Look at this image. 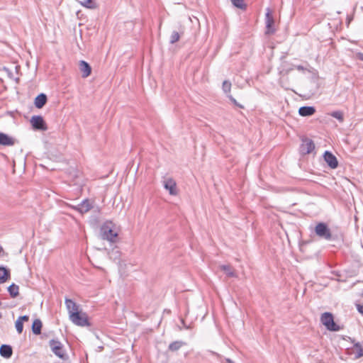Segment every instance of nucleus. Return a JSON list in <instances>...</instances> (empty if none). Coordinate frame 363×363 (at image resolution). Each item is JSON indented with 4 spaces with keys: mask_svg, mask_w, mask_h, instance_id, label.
<instances>
[{
    "mask_svg": "<svg viewBox=\"0 0 363 363\" xmlns=\"http://www.w3.org/2000/svg\"><path fill=\"white\" fill-rule=\"evenodd\" d=\"M315 235L320 240L328 242H342L344 235L341 232H333L328 224L325 222H318L313 229Z\"/></svg>",
    "mask_w": 363,
    "mask_h": 363,
    "instance_id": "1",
    "label": "nucleus"
},
{
    "mask_svg": "<svg viewBox=\"0 0 363 363\" xmlns=\"http://www.w3.org/2000/svg\"><path fill=\"white\" fill-rule=\"evenodd\" d=\"M320 322L328 330L331 332H337L342 328L335 322L334 316L330 312L323 313L320 316Z\"/></svg>",
    "mask_w": 363,
    "mask_h": 363,
    "instance_id": "2",
    "label": "nucleus"
},
{
    "mask_svg": "<svg viewBox=\"0 0 363 363\" xmlns=\"http://www.w3.org/2000/svg\"><path fill=\"white\" fill-rule=\"evenodd\" d=\"M69 318L76 325L80 327L91 325L87 314L80 310L72 313Z\"/></svg>",
    "mask_w": 363,
    "mask_h": 363,
    "instance_id": "3",
    "label": "nucleus"
},
{
    "mask_svg": "<svg viewBox=\"0 0 363 363\" xmlns=\"http://www.w3.org/2000/svg\"><path fill=\"white\" fill-rule=\"evenodd\" d=\"M49 345L52 352L59 358L62 359H66V354L63 349V345L62 342L55 339H52L49 341Z\"/></svg>",
    "mask_w": 363,
    "mask_h": 363,
    "instance_id": "4",
    "label": "nucleus"
},
{
    "mask_svg": "<svg viewBox=\"0 0 363 363\" xmlns=\"http://www.w3.org/2000/svg\"><path fill=\"white\" fill-rule=\"evenodd\" d=\"M30 123L35 130L45 131L48 130V125L43 117L40 115H34L31 117Z\"/></svg>",
    "mask_w": 363,
    "mask_h": 363,
    "instance_id": "5",
    "label": "nucleus"
},
{
    "mask_svg": "<svg viewBox=\"0 0 363 363\" xmlns=\"http://www.w3.org/2000/svg\"><path fill=\"white\" fill-rule=\"evenodd\" d=\"M101 232L102 238L111 242H115L118 236V233H115L108 224L103 225L101 228Z\"/></svg>",
    "mask_w": 363,
    "mask_h": 363,
    "instance_id": "6",
    "label": "nucleus"
},
{
    "mask_svg": "<svg viewBox=\"0 0 363 363\" xmlns=\"http://www.w3.org/2000/svg\"><path fill=\"white\" fill-rule=\"evenodd\" d=\"M265 23H266V31L267 35L274 34L276 31L274 28V19L270 9L268 8L265 13Z\"/></svg>",
    "mask_w": 363,
    "mask_h": 363,
    "instance_id": "7",
    "label": "nucleus"
},
{
    "mask_svg": "<svg viewBox=\"0 0 363 363\" xmlns=\"http://www.w3.org/2000/svg\"><path fill=\"white\" fill-rule=\"evenodd\" d=\"M324 161L330 169H336L338 167V161L335 155L329 150H325L323 153Z\"/></svg>",
    "mask_w": 363,
    "mask_h": 363,
    "instance_id": "8",
    "label": "nucleus"
},
{
    "mask_svg": "<svg viewBox=\"0 0 363 363\" xmlns=\"http://www.w3.org/2000/svg\"><path fill=\"white\" fill-rule=\"evenodd\" d=\"M315 149V144L311 139L304 138L300 146V151L303 155L310 154Z\"/></svg>",
    "mask_w": 363,
    "mask_h": 363,
    "instance_id": "9",
    "label": "nucleus"
},
{
    "mask_svg": "<svg viewBox=\"0 0 363 363\" xmlns=\"http://www.w3.org/2000/svg\"><path fill=\"white\" fill-rule=\"evenodd\" d=\"M16 140L12 136L0 132V145L4 147H10L15 145Z\"/></svg>",
    "mask_w": 363,
    "mask_h": 363,
    "instance_id": "10",
    "label": "nucleus"
},
{
    "mask_svg": "<svg viewBox=\"0 0 363 363\" xmlns=\"http://www.w3.org/2000/svg\"><path fill=\"white\" fill-rule=\"evenodd\" d=\"M316 109L313 106H303L298 108V114L303 117H308L313 116Z\"/></svg>",
    "mask_w": 363,
    "mask_h": 363,
    "instance_id": "11",
    "label": "nucleus"
},
{
    "mask_svg": "<svg viewBox=\"0 0 363 363\" xmlns=\"http://www.w3.org/2000/svg\"><path fill=\"white\" fill-rule=\"evenodd\" d=\"M92 208V205L88 199H84L80 203H79L74 209L81 213H85L88 212Z\"/></svg>",
    "mask_w": 363,
    "mask_h": 363,
    "instance_id": "12",
    "label": "nucleus"
},
{
    "mask_svg": "<svg viewBox=\"0 0 363 363\" xmlns=\"http://www.w3.org/2000/svg\"><path fill=\"white\" fill-rule=\"evenodd\" d=\"M79 69L82 73V77L84 78L88 77L91 73V67L90 65L84 60H80Z\"/></svg>",
    "mask_w": 363,
    "mask_h": 363,
    "instance_id": "13",
    "label": "nucleus"
},
{
    "mask_svg": "<svg viewBox=\"0 0 363 363\" xmlns=\"http://www.w3.org/2000/svg\"><path fill=\"white\" fill-rule=\"evenodd\" d=\"M48 101V96L44 93L39 94L34 100V105L37 108H42Z\"/></svg>",
    "mask_w": 363,
    "mask_h": 363,
    "instance_id": "14",
    "label": "nucleus"
},
{
    "mask_svg": "<svg viewBox=\"0 0 363 363\" xmlns=\"http://www.w3.org/2000/svg\"><path fill=\"white\" fill-rule=\"evenodd\" d=\"M65 303L68 311L69 316L72 313L79 310V306L71 298H65Z\"/></svg>",
    "mask_w": 363,
    "mask_h": 363,
    "instance_id": "15",
    "label": "nucleus"
},
{
    "mask_svg": "<svg viewBox=\"0 0 363 363\" xmlns=\"http://www.w3.org/2000/svg\"><path fill=\"white\" fill-rule=\"evenodd\" d=\"M13 349L10 345L3 344L0 346V355L6 359L11 357Z\"/></svg>",
    "mask_w": 363,
    "mask_h": 363,
    "instance_id": "16",
    "label": "nucleus"
},
{
    "mask_svg": "<svg viewBox=\"0 0 363 363\" xmlns=\"http://www.w3.org/2000/svg\"><path fill=\"white\" fill-rule=\"evenodd\" d=\"M164 187L165 189L169 191L170 195L174 196L177 193L176 183L172 179H168L165 181Z\"/></svg>",
    "mask_w": 363,
    "mask_h": 363,
    "instance_id": "17",
    "label": "nucleus"
},
{
    "mask_svg": "<svg viewBox=\"0 0 363 363\" xmlns=\"http://www.w3.org/2000/svg\"><path fill=\"white\" fill-rule=\"evenodd\" d=\"M11 272L9 269L4 266H0V284L5 283L10 279Z\"/></svg>",
    "mask_w": 363,
    "mask_h": 363,
    "instance_id": "18",
    "label": "nucleus"
},
{
    "mask_svg": "<svg viewBox=\"0 0 363 363\" xmlns=\"http://www.w3.org/2000/svg\"><path fill=\"white\" fill-rule=\"evenodd\" d=\"M284 56L281 57L282 62L280 67L279 68V74L282 75L287 74L290 71L293 69V67L290 66L288 62L284 60Z\"/></svg>",
    "mask_w": 363,
    "mask_h": 363,
    "instance_id": "19",
    "label": "nucleus"
},
{
    "mask_svg": "<svg viewBox=\"0 0 363 363\" xmlns=\"http://www.w3.org/2000/svg\"><path fill=\"white\" fill-rule=\"evenodd\" d=\"M186 345V343L182 340L174 341L169 345L168 350L171 352H177L180 350L182 346Z\"/></svg>",
    "mask_w": 363,
    "mask_h": 363,
    "instance_id": "20",
    "label": "nucleus"
},
{
    "mask_svg": "<svg viewBox=\"0 0 363 363\" xmlns=\"http://www.w3.org/2000/svg\"><path fill=\"white\" fill-rule=\"evenodd\" d=\"M42 322L40 319H35L32 324V332L34 335H40L42 330Z\"/></svg>",
    "mask_w": 363,
    "mask_h": 363,
    "instance_id": "21",
    "label": "nucleus"
},
{
    "mask_svg": "<svg viewBox=\"0 0 363 363\" xmlns=\"http://www.w3.org/2000/svg\"><path fill=\"white\" fill-rule=\"evenodd\" d=\"M7 291L10 296L13 298H16L19 294V287L14 283H12L10 286H8Z\"/></svg>",
    "mask_w": 363,
    "mask_h": 363,
    "instance_id": "22",
    "label": "nucleus"
},
{
    "mask_svg": "<svg viewBox=\"0 0 363 363\" xmlns=\"http://www.w3.org/2000/svg\"><path fill=\"white\" fill-rule=\"evenodd\" d=\"M220 269L223 271L225 273V274L229 277H236L235 272L233 270L232 267L228 264L221 265Z\"/></svg>",
    "mask_w": 363,
    "mask_h": 363,
    "instance_id": "23",
    "label": "nucleus"
},
{
    "mask_svg": "<svg viewBox=\"0 0 363 363\" xmlns=\"http://www.w3.org/2000/svg\"><path fill=\"white\" fill-rule=\"evenodd\" d=\"M233 5L240 9L246 10L247 5L244 3V0H230Z\"/></svg>",
    "mask_w": 363,
    "mask_h": 363,
    "instance_id": "24",
    "label": "nucleus"
},
{
    "mask_svg": "<svg viewBox=\"0 0 363 363\" xmlns=\"http://www.w3.org/2000/svg\"><path fill=\"white\" fill-rule=\"evenodd\" d=\"M79 2L84 7L87 9H93L96 7L95 2L94 0H85L84 1H79Z\"/></svg>",
    "mask_w": 363,
    "mask_h": 363,
    "instance_id": "25",
    "label": "nucleus"
},
{
    "mask_svg": "<svg viewBox=\"0 0 363 363\" xmlns=\"http://www.w3.org/2000/svg\"><path fill=\"white\" fill-rule=\"evenodd\" d=\"M222 89L224 93L229 94L231 89V82L228 80H225L223 82Z\"/></svg>",
    "mask_w": 363,
    "mask_h": 363,
    "instance_id": "26",
    "label": "nucleus"
},
{
    "mask_svg": "<svg viewBox=\"0 0 363 363\" xmlns=\"http://www.w3.org/2000/svg\"><path fill=\"white\" fill-rule=\"evenodd\" d=\"M330 116L336 119H337L340 122H342L344 120L343 113L340 111H335L330 113Z\"/></svg>",
    "mask_w": 363,
    "mask_h": 363,
    "instance_id": "27",
    "label": "nucleus"
},
{
    "mask_svg": "<svg viewBox=\"0 0 363 363\" xmlns=\"http://www.w3.org/2000/svg\"><path fill=\"white\" fill-rule=\"evenodd\" d=\"M179 38H180L179 33L177 31L174 30L171 34L169 43L171 44H174L179 40Z\"/></svg>",
    "mask_w": 363,
    "mask_h": 363,
    "instance_id": "28",
    "label": "nucleus"
},
{
    "mask_svg": "<svg viewBox=\"0 0 363 363\" xmlns=\"http://www.w3.org/2000/svg\"><path fill=\"white\" fill-rule=\"evenodd\" d=\"M15 327H16L17 333L18 334H21L23 330V323H22L21 320H16V321L15 323Z\"/></svg>",
    "mask_w": 363,
    "mask_h": 363,
    "instance_id": "29",
    "label": "nucleus"
},
{
    "mask_svg": "<svg viewBox=\"0 0 363 363\" xmlns=\"http://www.w3.org/2000/svg\"><path fill=\"white\" fill-rule=\"evenodd\" d=\"M228 97L233 104L240 108H243V106L240 105L232 95H228Z\"/></svg>",
    "mask_w": 363,
    "mask_h": 363,
    "instance_id": "30",
    "label": "nucleus"
},
{
    "mask_svg": "<svg viewBox=\"0 0 363 363\" xmlns=\"http://www.w3.org/2000/svg\"><path fill=\"white\" fill-rule=\"evenodd\" d=\"M362 357H363V347L357 350V352L354 354L355 359H359Z\"/></svg>",
    "mask_w": 363,
    "mask_h": 363,
    "instance_id": "31",
    "label": "nucleus"
},
{
    "mask_svg": "<svg viewBox=\"0 0 363 363\" xmlns=\"http://www.w3.org/2000/svg\"><path fill=\"white\" fill-rule=\"evenodd\" d=\"M357 311L363 315V305L359 303L355 304Z\"/></svg>",
    "mask_w": 363,
    "mask_h": 363,
    "instance_id": "32",
    "label": "nucleus"
},
{
    "mask_svg": "<svg viewBox=\"0 0 363 363\" xmlns=\"http://www.w3.org/2000/svg\"><path fill=\"white\" fill-rule=\"evenodd\" d=\"M4 70L6 72L8 77L11 79H13V72L9 68L4 67Z\"/></svg>",
    "mask_w": 363,
    "mask_h": 363,
    "instance_id": "33",
    "label": "nucleus"
},
{
    "mask_svg": "<svg viewBox=\"0 0 363 363\" xmlns=\"http://www.w3.org/2000/svg\"><path fill=\"white\" fill-rule=\"evenodd\" d=\"M182 327L186 330H189L191 328L190 325H186L185 320L183 318L180 320Z\"/></svg>",
    "mask_w": 363,
    "mask_h": 363,
    "instance_id": "34",
    "label": "nucleus"
},
{
    "mask_svg": "<svg viewBox=\"0 0 363 363\" xmlns=\"http://www.w3.org/2000/svg\"><path fill=\"white\" fill-rule=\"evenodd\" d=\"M17 320H20L23 323L24 321H28L29 320V316L27 315H21L19 316Z\"/></svg>",
    "mask_w": 363,
    "mask_h": 363,
    "instance_id": "35",
    "label": "nucleus"
},
{
    "mask_svg": "<svg viewBox=\"0 0 363 363\" xmlns=\"http://www.w3.org/2000/svg\"><path fill=\"white\" fill-rule=\"evenodd\" d=\"M295 67L298 71H304L306 69V68L302 65H296V66H295Z\"/></svg>",
    "mask_w": 363,
    "mask_h": 363,
    "instance_id": "36",
    "label": "nucleus"
},
{
    "mask_svg": "<svg viewBox=\"0 0 363 363\" xmlns=\"http://www.w3.org/2000/svg\"><path fill=\"white\" fill-rule=\"evenodd\" d=\"M354 347L357 350H359V348H362L360 342H357L356 343L354 344Z\"/></svg>",
    "mask_w": 363,
    "mask_h": 363,
    "instance_id": "37",
    "label": "nucleus"
},
{
    "mask_svg": "<svg viewBox=\"0 0 363 363\" xmlns=\"http://www.w3.org/2000/svg\"><path fill=\"white\" fill-rule=\"evenodd\" d=\"M357 57H358V59L363 61V53L362 52H358L357 53Z\"/></svg>",
    "mask_w": 363,
    "mask_h": 363,
    "instance_id": "38",
    "label": "nucleus"
},
{
    "mask_svg": "<svg viewBox=\"0 0 363 363\" xmlns=\"http://www.w3.org/2000/svg\"><path fill=\"white\" fill-rule=\"evenodd\" d=\"M225 361L227 363H234V362H233L232 359H229V358H226V359H225Z\"/></svg>",
    "mask_w": 363,
    "mask_h": 363,
    "instance_id": "39",
    "label": "nucleus"
},
{
    "mask_svg": "<svg viewBox=\"0 0 363 363\" xmlns=\"http://www.w3.org/2000/svg\"><path fill=\"white\" fill-rule=\"evenodd\" d=\"M351 20H352V18L347 17V25H349V24H350V23Z\"/></svg>",
    "mask_w": 363,
    "mask_h": 363,
    "instance_id": "40",
    "label": "nucleus"
},
{
    "mask_svg": "<svg viewBox=\"0 0 363 363\" xmlns=\"http://www.w3.org/2000/svg\"><path fill=\"white\" fill-rule=\"evenodd\" d=\"M2 317V314L1 313H0V318Z\"/></svg>",
    "mask_w": 363,
    "mask_h": 363,
    "instance_id": "41",
    "label": "nucleus"
}]
</instances>
